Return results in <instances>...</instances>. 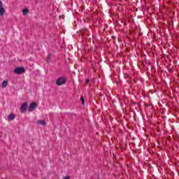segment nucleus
<instances>
[{
	"mask_svg": "<svg viewBox=\"0 0 179 179\" xmlns=\"http://www.w3.org/2000/svg\"><path fill=\"white\" fill-rule=\"evenodd\" d=\"M38 124H40L41 125H46V122H45V120H38Z\"/></svg>",
	"mask_w": 179,
	"mask_h": 179,
	"instance_id": "obj_8",
	"label": "nucleus"
},
{
	"mask_svg": "<svg viewBox=\"0 0 179 179\" xmlns=\"http://www.w3.org/2000/svg\"><path fill=\"white\" fill-rule=\"evenodd\" d=\"M82 104H85V98L83 96L80 97Z\"/></svg>",
	"mask_w": 179,
	"mask_h": 179,
	"instance_id": "obj_11",
	"label": "nucleus"
},
{
	"mask_svg": "<svg viewBox=\"0 0 179 179\" xmlns=\"http://www.w3.org/2000/svg\"><path fill=\"white\" fill-rule=\"evenodd\" d=\"M5 15V8L3 7H0V16H3Z\"/></svg>",
	"mask_w": 179,
	"mask_h": 179,
	"instance_id": "obj_7",
	"label": "nucleus"
},
{
	"mask_svg": "<svg viewBox=\"0 0 179 179\" xmlns=\"http://www.w3.org/2000/svg\"><path fill=\"white\" fill-rule=\"evenodd\" d=\"M89 82H90L89 79H87V80H85V83H89Z\"/></svg>",
	"mask_w": 179,
	"mask_h": 179,
	"instance_id": "obj_13",
	"label": "nucleus"
},
{
	"mask_svg": "<svg viewBox=\"0 0 179 179\" xmlns=\"http://www.w3.org/2000/svg\"><path fill=\"white\" fill-rule=\"evenodd\" d=\"M26 110H27V103H24L22 104L20 107V111L21 113H26Z\"/></svg>",
	"mask_w": 179,
	"mask_h": 179,
	"instance_id": "obj_4",
	"label": "nucleus"
},
{
	"mask_svg": "<svg viewBox=\"0 0 179 179\" xmlns=\"http://www.w3.org/2000/svg\"><path fill=\"white\" fill-rule=\"evenodd\" d=\"M3 7V4L2 3V1H0V8Z\"/></svg>",
	"mask_w": 179,
	"mask_h": 179,
	"instance_id": "obj_12",
	"label": "nucleus"
},
{
	"mask_svg": "<svg viewBox=\"0 0 179 179\" xmlns=\"http://www.w3.org/2000/svg\"><path fill=\"white\" fill-rule=\"evenodd\" d=\"M27 13H29V10L27 8H24L22 10V14L26 15H27Z\"/></svg>",
	"mask_w": 179,
	"mask_h": 179,
	"instance_id": "obj_9",
	"label": "nucleus"
},
{
	"mask_svg": "<svg viewBox=\"0 0 179 179\" xmlns=\"http://www.w3.org/2000/svg\"><path fill=\"white\" fill-rule=\"evenodd\" d=\"M25 69L23 66H17L14 69V73L16 75H22V73H24Z\"/></svg>",
	"mask_w": 179,
	"mask_h": 179,
	"instance_id": "obj_2",
	"label": "nucleus"
},
{
	"mask_svg": "<svg viewBox=\"0 0 179 179\" xmlns=\"http://www.w3.org/2000/svg\"><path fill=\"white\" fill-rule=\"evenodd\" d=\"M6 86H8V80H3V83H1L2 89H5Z\"/></svg>",
	"mask_w": 179,
	"mask_h": 179,
	"instance_id": "obj_6",
	"label": "nucleus"
},
{
	"mask_svg": "<svg viewBox=\"0 0 179 179\" xmlns=\"http://www.w3.org/2000/svg\"><path fill=\"white\" fill-rule=\"evenodd\" d=\"M68 80V78L65 76L59 77L56 80V85L57 86H62L66 83V81Z\"/></svg>",
	"mask_w": 179,
	"mask_h": 179,
	"instance_id": "obj_1",
	"label": "nucleus"
},
{
	"mask_svg": "<svg viewBox=\"0 0 179 179\" xmlns=\"http://www.w3.org/2000/svg\"><path fill=\"white\" fill-rule=\"evenodd\" d=\"M43 179H45V178H43Z\"/></svg>",
	"mask_w": 179,
	"mask_h": 179,
	"instance_id": "obj_14",
	"label": "nucleus"
},
{
	"mask_svg": "<svg viewBox=\"0 0 179 179\" xmlns=\"http://www.w3.org/2000/svg\"><path fill=\"white\" fill-rule=\"evenodd\" d=\"M7 120L8 121H13V120H15V115L13 113L10 114L7 117Z\"/></svg>",
	"mask_w": 179,
	"mask_h": 179,
	"instance_id": "obj_5",
	"label": "nucleus"
},
{
	"mask_svg": "<svg viewBox=\"0 0 179 179\" xmlns=\"http://www.w3.org/2000/svg\"><path fill=\"white\" fill-rule=\"evenodd\" d=\"M51 58V53H48V57L46 59L47 62H50V59Z\"/></svg>",
	"mask_w": 179,
	"mask_h": 179,
	"instance_id": "obj_10",
	"label": "nucleus"
},
{
	"mask_svg": "<svg viewBox=\"0 0 179 179\" xmlns=\"http://www.w3.org/2000/svg\"><path fill=\"white\" fill-rule=\"evenodd\" d=\"M37 103L36 102H33L29 105V108L28 109V111H29L30 113H31V111H34L35 108H37Z\"/></svg>",
	"mask_w": 179,
	"mask_h": 179,
	"instance_id": "obj_3",
	"label": "nucleus"
}]
</instances>
